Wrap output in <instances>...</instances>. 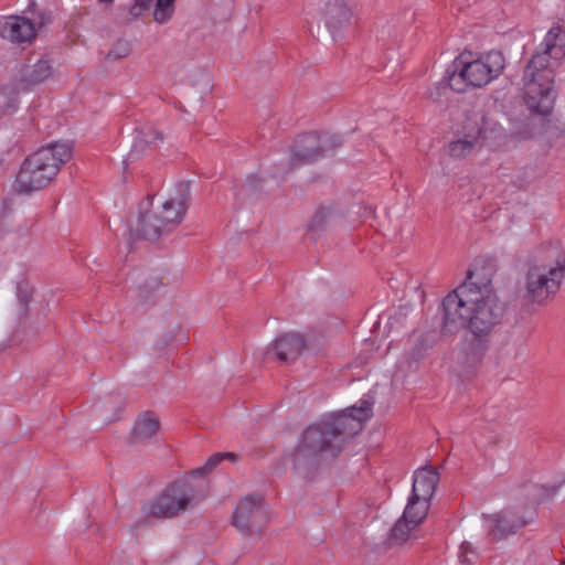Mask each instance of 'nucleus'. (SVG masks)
<instances>
[{
	"label": "nucleus",
	"mask_w": 565,
	"mask_h": 565,
	"mask_svg": "<svg viewBox=\"0 0 565 565\" xmlns=\"http://www.w3.org/2000/svg\"><path fill=\"white\" fill-rule=\"evenodd\" d=\"M475 279L470 271L468 279L444 298L443 319L445 329L465 328L482 341L501 322L504 306L490 280L479 284Z\"/></svg>",
	"instance_id": "nucleus-1"
},
{
	"label": "nucleus",
	"mask_w": 565,
	"mask_h": 565,
	"mask_svg": "<svg viewBox=\"0 0 565 565\" xmlns=\"http://www.w3.org/2000/svg\"><path fill=\"white\" fill-rule=\"evenodd\" d=\"M372 416V404L360 401L359 406L324 417L309 426L296 449L297 455L313 462L327 461L338 456L349 438L360 433Z\"/></svg>",
	"instance_id": "nucleus-2"
},
{
	"label": "nucleus",
	"mask_w": 565,
	"mask_h": 565,
	"mask_svg": "<svg viewBox=\"0 0 565 565\" xmlns=\"http://www.w3.org/2000/svg\"><path fill=\"white\" fill-rule=\"evenodd\" d=\"M565 57V34L561 25L553 26L530 60L524 71V99L527 108L546 116L554 108L556 90L554 74Z\"/></svg>",
	"instance_id": "nucleus-3"
},
{
	"label": "nucleus",
	"mask_w": 565,
	"mask_h": 565,
	"mask_svg": "<svg viewBox=\"0 0 565 565\" xmlns=\"http://www.w3.org/2000/svg\"><path fill=\"white\" fill-rule=\"evenodd\" d=\"M72 157L71 146L54 142L25 158L14 180V191L31 194L45 189Z\"/></svg>",
	"instance_id": "nucleus-4"
},
{
	"label": "nucleus",
	"mask_w": 565,
	"mask_h": 565,
	"mask_svg": "<svg viewBox=\"0 0 565 565\" xmlns=\"http://www.w3.org/2000/svg\"><path fill=\"white\" fill-rule=\"evenodd\" d=\"M505 60L501 52L486 53L463 51L454 61V71L448 76L449 87L458 93L482 88L497 79L503 72Z\"/></svg>",
	"instance_id": "nucleus-5"
},
{
	"label": "nucleus",
	"mask_w": 565,
	"mask_h": 565,
	"mask_svg": "<svg viewBox=\"0 0 565 565\" xmlns=\"http://www.w3.org/2000/svg\"><path fill=\"white\" fill-rule=\"evenodd\" d=\"M188 206L186 193L169 195L151 211L139 213L130 223V237L154 241L170 234L183 222Z\"/></svg>",
	"instance_id": "nucleus-6"
},
{
	"label": "nucleus",
	"mask_w": 565,
	"mask_h": 565,
	"mask_svg": "<svg viewBox=\"0 0 565 565\" xmlns=\"http://www.w3.org/2000/svg\"><path fill=\"white\" fill-rule=\"evenodd\" d=\"M465 137L449 142L448 153L450 157L460 159L469 156L479 139H495L501 135V127L497 120L476 110L467 117L463 126Z\"/></svg>",
	"instance_id": "nucleus-7"
},
{
	"label": "nucleus",
	"mask_w": 565,
	"mask_h": 565,
	"mask_svg": "<svg viewBox=\"0 0 565 565\" xmlns=\"http://www.w3.org/2000/svg\"><path fill=\"white\" fill-rule=\"evenodd\" d=\"M195 493L188 481L173 482L145 507V513L154 518H172L192 505Z\"/></svg>",
	"instance_id": "nucleus-8"
},
{
	"label": "nucleus",
	"mask_w": 565,
	"mask_h": 565,
	"mask_svg": "<svg viewBox=\"0 0 565 565\" xmlns=\"http://www.w3.org/2000/svg\"><path fill=\"white\" fill-rule=\"evenodd\" d=\"M564 278V268L559 264L534 265L526 275V295L533 302L542 303L554 296Z\"/></svg>",
	"instance_id": "nucleus-9"
},
{
	"label": "nucleus",
	"mask_w": 565,
	"mask_h": 565,
	"mask_svg": "<svg viewBox=\"0 0 565 565\" xmlns=\"http://www.w3.org/2000/svg\"><path fill=\"white\" fill-rule=\"evenodd\" d=\"M268 518L263 498L257 494L244 495L235 505L232 524L246 536L260 535Z\"/></svg>",
	"instance_id": "nucleus-10"
},
{
	"label": "nucleus",
	"mask_w": 565,
	"mask_h": 565,
	"mask_svg": "<svg viewBox=\"0 0 565 565\" xmlns=\"http://www.w3.org/2000/svg\"><path fill=\"white\" fill-rule=\"evenodd\" d=\"M431 501L409 494L402 516L396 521L391 539L397 544L416 539L418 526L426 520Z\"/></svg>",
	"instance_id": "nucleus-11"
},
{
	"label": "nucleus",
	"mask_w": 565,
	"mask_h": 565,
	"mask_svg": "<svg viewBox=\"0 0 565 565\" xmlns=\"http://www.w3.org/2000/svg\"><path fill=\"white\" fill-rule=\"evenodd\" d=\"M539 503V500L535 499L534 502L529 507L522 516H519L516 512L513 511H504L497 514H493L489 518L490 522V534L494 540H501L510 534L515 533L521 527L531 523L535 516V505Z\"/></svg>",
	"instance_id": "nucleus-12"
},
{
	"label": "nucleus",
	"mask_w": 565,
	"mask_h": 565,
	"mask_svg": "<svg viewBox=\"0 0 565 565\" xmlns=\"http://www.w3.org/2000/svg\"><path fill=\"white\" fill-rule=\"evenodd\" d=\"M317 340H306L299 333H286L277 338L267 354L275 355L280 361H288L297 358L303 352L319 353Z\"/></svg>",
	"instance_id": "nucleus-13"
},
{
	"label": "nucleus",
	"mask_w": 565,
	"mask_h": 565,
	"mask_svg": "<svg viewBox=\"0 0 565 565\" xmlns=\"http://www.w3.org/2000/svg\"><path fill=\"white\" fill-rule=\"evenodd\" d=\"M334 145L327 137H320L315 132L302 136L292 151L291 161L294 164L309 163L326 152L333 150Z\"/></svg>",
	"instance_id": "nucleus-14"
},
{
	"label": "nucleus",
	"mask_w": 565,
	"mask_h": 565,
	"mask_svg": "<svg viewBox=\"0 0 565 565\" xmlns=\"http://www.w3.org/2000/svg\"><path fill=\"white\" fill-rule=\"evenodd\" d=\"M35 33V25L23 17H8L0 23L1 38L12 43H30Z\"/></svg>",
	"instance_id": "nucleus-15"
},
{
	"label": "nucleus",
	"mask_w": 565,
	"mask_h": 565,
	"mask_svg": "<svg viewBox=\"0 0 565 565\" xmlns=\"http://www.w3.org/2000/svg\"><path fill=\"white\" fill-rule=\"evenodd\" d=\"M439 482V473L433 467H422L413 475L412 495L431 501Z\"/></svg>",
	"instance_id": "nucleus-16"
},
{
	"label": "nucleus",
	"mask_w": 565,
	"mask_h": 565,
	"mask_svg": "<svg viewBox=\"0 0 565 565\" xmlns=\"http://www.w3.org/2000/svg\"><path fill=\"white\" fill-rule=\"evenodd\" d=\"M53 76L51 61L44 57L28 64L21 72L20 83L23 89H29Z\"/></svg>",
	"instance_id": "nucleus-17"
},
{
	"label": "nucleus",
	"mask_w": 565,
	"mask_h": 565,
	"mask_svg": "<svg viewBox=\"0 0 565 565\" xmlns=\"http://www.w3.org/2000/svg\"><path fill=\"white\" fill-rule=\"evenodd\" d=\"M353 11L342 2L330 6L327 12V25L330 29H340L351 23Z\"/></svg>",
	"instance_id": "nucleus-18"
},
{
	"label": "nucleus",
	"mask_w": 565,
	"mask_h": 565,
	"mask_svg": "<svg viewBox=\"0 0 565 565\" xmlns=\"http://www.w3.org/2000/svg\"><path fill=\"white\" fill-rule=\"evenodd\" d=\"M159 429V420L152 414L146 413L137 419L132 427V435L136 439H150Z\"/></svg>",
	"instance_id": "nucleus-19"
},
{
	"label": "nucleus",
	"mask_w": 565,
	"mask_h": 565,
	"mask_svg": "<svg viewBox=\"0 0 565 565\" xmlns=\"http://www.w3.org/2000/svg\"><path fill=\"white\" fill-rule=\"evenodd\" d=\"M175 0H156L153 19L160 24L169 22L174 13Z\"/></svg>",
	"instance_id": "nucleus-20"
},
{
	"label": "nucleus",
	"mask_w": 565,
	"mask_h": 565,
	"mask_svg": "<svg viewBox=\"0 0 565 565\" xmlns=\"http://www.w3.org/2000/svg\"><path fill=\"white\" fill-rule=\"evenodd\" d=\"M130 43L126 40H118L109 50L107 56L109 58H122L130 54Z\"/></svg>",
	"instance_id": "nucleus-21"
},
{
	"label": "nucleus",
	"mask_w": 565,
	"mask_h": 565,
	"mask_svg": "<svg viewBox=\"0 0 565 565\" xmlns=\"http://www.w3.org/2000/svg\"><path fill=\"white\" fill-rule=\"evenodd\" d=\"M225 458L234 459L235 455L232 452L215 454V455L211 456L206 460L205 465L201 469L196 470V472L198 473H209Z\"/></svg>",
	"instance_id": "nucleus-22"
},
{
	"label": "nucleus",
	"mask_w": 565,
	"mask_h": 565,
	"mask_svg": "<svg viewBox=\"0 0 565 565\" xmlns=\"http://www.w3.org/2000/svg\"><path fill=\"white\" fill-rule=\"evenodd\" d=\"M19 315H25L31 300L32 291L28 286H18Z\"/></svg>",
	"instance_id": "nucleus-23"
},
{
	"label": "nucleus",
	"mask_w": 565,
	"mask_h": 565,
	"mask_svg": "<svg viewBox=\"0 0 565 565\" xmlns=\"http://www.w3.org/2000/svg\"><path fill=\"white\" fill-rule=\"evenodd\" d=\"M153 0H135L130 8V14L135 18L141 17L147 10L150 9Z\"/></svg>",
	"instance_id": "nucleus-24"
},
{
	"label": "nucleus",
	"mask_w": 565,
	"mask_h": 565,
	"mask_svg": "<svg viewBox=\"0 0 565 565\" xmlns=\"http://www.w3.org/2000/svg\"><path fill=\"white\" fill-rule=\"evenodd\" d=\"M459 558L461 563L471 564L475 559V551L469 542H465L460 546Z\"/></svg>",
	"instance_id": "nucleus-25"
},
{
	"label": "nucleus",
	"mask_w": 565,
	"mask_h": 565,
	"mask_svg": "<svg viewBox=\"0 0 565 565\" xmlns=\"http://www.w3.org/2000/svg\"><path fill=\"white\" fill-rule=\"evenodd\" d=\"M141 136L142 137L140 138V142L158 145L159 142L162 141L161 134L153 129H149L148 131H142Z\"/></svg>",
	"instance_id": "nucleus-26"
},
{
	"label": "nucleus",
	"mask_w": 565,
	"mask_h": 565,
	"mask_svg": "<svg viewBox=\"0 0 565 565\" xmlns=\"http://www.w3.org/2000/svg\"><path fill=\"white\" fill-rule=\"evenodd\" d=\"M329 212L324 209H320L319 211H317V213L315 214L313 218H312V223H311V226L312 227H318L322 224V222L324 221V218H327Z\"/></svg>",
	"instance_id": "nucleus-27"
},
{
	"label": "nucleus",
	"mask_w": 565,
	"mask_h": 565,
	"mask_svg": "<svg viewBox=\"0 0 565 565\" xmlns=\"http://www.w3.org/2000/svg\"><path fill=\"white\" fill-rule=\"evenodd\" d=\"M533 494H537L542 489L540 487L533 486L532 488Z\"/></svg>",
	"instance_id": "nucleus-28"
},
{
	"label": "nucleus",
	"mask_w": 565,
	"mask_h": 565,
	"mask_svg": "<svg viewBox=\"0 0 565 565\" xmlns=\"http://www.w3.org/2000/svg\"><path fill=\"white\" fill-rule=\"evenodd\" d=\"M103 3H111L114 0H99Z\"/></svg>",
	"instance_id": "nucleus-29"
},
{
	"label": "nucleus",
	"mask_w": 565,
	"mask_h": 565,
	"mask_svg": "<svg viewBox=\"0 0 565 565\" xmlns=\"http://www.w3.org/2000/svg\"><path fill=\"white\" fill-rule=\"evenodd\" d=\"M484 349H486V348L482 345L480 355H482V354H483Z\"/></svg>",
	"instance_id": "nucleus-30"
}]
</instances>
